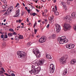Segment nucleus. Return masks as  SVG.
<instances>
[{
  "instance_id": "1",
  "label": "nucleus",
  "mask_w": 76,
  "mask_h": 76,
  "mask_svg": "<svg viewBox=\"0 0 76 76\" xmlns=\"http://www.w3.org/2000/svg\"><path fill=\"white\" fill-rule=\"evenodd\" d=\"M17 55L18 58L24 57L26 56V53L23 51H18L17 52Z\"/></svg>"
},
{
  "instance_id": "2",
  "label": "nucleus",
  "mask_w": 76,
  "mask_h": 76,
  "mask_svg": "<svg viewBox=\"0 0 76 76\" xmlns=\"http://www.w3.org/2000/svg\"><path fill=\"white\" fill-rule=\"evenodd\" d=\"M44 63V60L43 59H41L39 61V62L37 63V62H35V63H33V64H34L35 66H42L43 64Z\"/></svg>"
},
{
  "instance_id": "3",
  "label": "nucleus",
  "mask_w": 76,
  "mask_h": 76,
  "mask_svg": "<svg viewBox=\"0 0 76 76\" xmlns=\"http://www.w3.org/2000/svg\"><path fill=\"white\" fill-rule=\"evenodd\" d=\"M13 6L10 7L7 10V12L4 14V15H9L10 13V12H12L13 10Z\"/></svg>"
},
{
  "instance_id": "4",
  "label": "nucleus",
  "mask_w": 76,
  "mask_h": 76,
  "mask_svg": "<svg viewBox=\"0 0 76 76\" xmlns=\"http://www.w3.org/2000/svg\"><path fill=\"white\" fill-rule=\"evenodd\" d=\"M33 53L34 54H36V57H40L41 56V55L39 52V51L38 50H36L35 51H33Z\"/></svg>"
},
{
  "instance_id": "5",
  "label": "nucleus",
  "mask_w": 76,
  "mask_h": 76,
  "mask_svg": "<svg viewBox=\"0 0 76 76\" xmlns=\"http://www.w3.org/2000/svg\"><path fill=\"white\" fill-rule=\"evenodd\" d=\"M66 61V59L63 58H61L59 59V62L61 64H65Z\"/></svg>"
},
{
  "instance_id": "6",
  "label": "nucleus",
  "mask_w": 76,
  "mask_h": 76,
  "mask_svg": "<svg viewBox=\"0 0 76 76\" xmlns=\"http://www.w3.org/2000/svg\"><path fill=\"white\" fill-rule=\"evenodd\" d=\"M55 26L56 27V32L57 33H59L61 30V28H60V26L57 24H56Z\"/></svg>"
},
{
  "instance_id": "7",
  "label": "nucleus",
  "mask_w": 76,
  "mask_h": 76,
  "mask_svg": "<svg viewBox=\"0 0 76 76\" xmlns=\"http://www.w3.org/2000/svg\"><path fill=\"white\" fill-rule=\"evenodd\" d=\"M45 37L44 36H42L39 40V42L40 43H43L44 42L46 41V39H45Z\"/></svg>"
},
{
  "instance_id": "8",
  "label": "nucleus",
  "mask_w": 76,
  "mask_h": 76,
  "mask_svg": "<svg viewBox=\"0 0 76 76\" xmlns=\"http://www.w3.org/2000/svg\"><path fill=\"white\" fill-rule=\"evenodd\" d=\"M64 26L66 30H69V29H71V26L69 24H65L64 25Z\"/></svg>"
},
{
  "instance_id": "9",
  "label": "nucleus",
  "mask_w": 76,
  "mask_h": 76,
  "mask_svg": "<svg viewBox=\"0 0 76 76\" xmlns=\"http://www.w3.org/2000/svg\"><path fill=\"white\" fill-rule=\"evenodd\" d=\"M50 69L51 68V70L50 71V73H53L54 72V65L53 64H51L50 65Z\"/></svg>"
},
{
  "instance_id": "10",
  "label": "nucleus",
  "mask_w": 76,
  "mask_h": 76,
  "mask_svg": "<svg viewBox=\"0 0 76 76\" xmlns=\"http://www.w3.org/2000/svg\"><path fill=\"white\" fill-rule=\"evenodd\" d=\"M36 69L35 67V66H32L31 67V70L29 71V73H30L31 74H32Z\"/></svg>"
},
{
  "instance_id": "11",
  "label": "nucleus",
  "mask_w": 76,
  "mask_h": 76,
  "mask_svg": "<svg viewBox=\"0 0 76 76\" xmlns=\"http://www.w3.org/2000/svg\"><path fill=\"white\" fill-rule=\"evenodd\" d=\"M19 12H20V11L19 10V9L17 11H16V12L15 13L16 15H15L13 16L14 17H18V16H19V15H20V13H19Z\"/></svg>"
},
{
  "instance_id": "12",
  "label": "nucleus",
  "mask_w": 76,
  "mask_h": 76,
  "mask_svg": "<svg viewBox=\"0 0 76 76\" xmlns=\"http://www.w3.org/2000/svg\"><path fill=\"white\" fill-rule=\"evenodd\" d=\"M76 60L75 59H73L70 62V64H75V63H76Z\"/></svg>"
},
{
  "instance_id": "13",
  "label": "nucleus",
  "mask_w": 76,
  "mask_h": 76,
  "mask_svg": "<svg viewBox=\"0 0 76 76\" xmlns=\"http://www.w3.org/2000/svg\"><path fill=\"white\" fill-rule=\"evenodd\" d=\"M67 73V71L66 69L64 70L63 72L62 76H66Z\"/></svg>"
},
{
  "instance_id": "14",
  "label": "nucleus",
  "mask_w": 76,
  "mask_h": 76,
  "mask_svg": "<svg viewBox=\"0 0 76 76\" xmlns=\"http://www.w3.org/2000/svg\"><path fill=\"white\" fill-rule=\"evenodd\" d=\"M58 41H59V44H63V42H61V37H59L58 38Z\"/></svg>"
},
{
  "instance_id": "15",
  "label": "nucleus",
  "mask_w": 76,
  "mask_h": 76,
  "mask_svg": "<svg viewBox=\"0 0 76 76\" xmlns=\"http://www.w3.org/2000/svg\"><path fill=\"white\" fill-rule=\"evenodd\" d=\"M75 15H76V13L75 12H73L72 14L71 15V16L73 19H75V18H76L75 17Z\"/></svg>"
},
{
  "instance_id": "16",
  "label": "nucleus",
  "mask_w": 76,
  "mask_h": 76,
  "mask_svg": "<svg viewBox=\"0 0 76 76\" xmlns=\"http://www.w3.org/2000/svg\"><path fill=\"white\" fill-rule=\"evenodd\" d=\"M61 41L62 42H63L64 41L65 39H66V37L65 36L62 37H61Z\"/></svg>"
},
{
  "instance_id": "17",
  "label": "nucleus",
  "mask_w": 76,
  "mask_h": 76,
  "mask_svg": "<svg viewBox=\"0 0 76 76\" xmlns=\"http://www.w3.org/2000/svg\"><path fill=\"white\" fill-rule=\"evenodd\" d=\"M64 19H65L67 20H68L69 22L70 21V17H69V16H66V17H65Z\"/></svg>"
},
{
  "instance_id": "18",
  "label": "nucleus",
  "mask_w": 76,
  "mask_h": 76,
  "mask_svg": "<svg viewBox=\"0 0 76 76\" xmlns=\"http://www.w3.org/2000/svg\"><path fill=\"white\" fill-rule=\"evenodd\" d=\"M35 69L37 71V72L39 73L41 70V67H38L36 69Z\"/></svg>"
},
{
  "instance_id": "19",
  "label": "nucleus",
  "mask_w": 76,
  "mask_h": 76,
  "mask_svg": "<svg viewBox=\"0 0 76 76\" xmlns=\"http://www.w3.org/2000/svg\"><path fill=\"white\" fill-rule=\"evenodd\" d=\"M70 45L69 49H73V48L75 47V45L70 44Z\"/></svg>"
},
{
  "instance_id": "20",
  "label": "nucleus",
  "mask_w": 76,
  "mask_h": 76,
  "mask_svg": "<svg viewBox=\"0 0 76 76\" xmlns=\"http://www.w3.org/2000/svg\"><path fill=\"white\" fill-rule=\"evenodd\" d=\"M46 57L48 58H49V59H51V57L50 55L48 54L46 55Z\"/></svg>"
},
{
  "instance_id": "21",
  "label": "nucleus",
  "mask_w": 76,
  "mask_h": 76,
  "mask_svg": "<svg viewBox=\"0 0 76 76\" xmlns=\"http://www.w3.org/2000/svg\"><path fill=\"white\" fill-rule=\"evenodd\" d=\"M33 73H34V75H37V74H38L39 72L38 71L35 69L34 71H33Z\"/></svg>"
},
{
  "instance_id": "22",
  "label": "nucleus",
  "mask_w": 76,
  "mask_h": 76,
  "mask_svg": "<svg viewBox=\"0 0 76 76\" xmlns=\"http://www.w3.org/2000/svg\"><path fill=\"white\" fill-rule=\"evenodd\" d=\"M61 4L64 7H66V3L64 2H61Z\"/></svg>"
},
{
  "instance_id": "23",
  "label": "nucleus",
  "mask_w": 76,
  "mask_h": 76,
  "mask_svg": "<svg viewBox=\"0 0 76 76\" xmlns=\"http://www.w3.org/2000/svg\"><path fill=\"white\" fill-rule=\"evenodd\" d=\"M7 35L9 37H12L13 34L11 33H8Z\"/></svg>"
},
{
  "instance_id": "24",
  "label": "nucleus",
  "mask_w": 76,
  "mask_h": 76,
  "mask_svg": "<svg viewBox=\"0 0 76 76\" xmlns=\"http://www.w3.org/2000/svg\"><path fill=\"white\" fill-rule=\"evenodd\" d=\"M70 45H71L70 44L66 45V48H69V49H70L69 48H70Z\"/></svg>"
},
{
  "instance_id": "25",
  "label": "nucleus",
  "mask_w": 76,
  "mask_h": 76,
  "mask_svg": "<svg viewBox=\"0 0 76 76\" xmlns=\"http://www.w3.org/2000/svg\"><path fill=\"white\" fill-rule=\"evenodd\" d=\"M1 1H2V2H3L4 4H7V2L5 0H1Z\"/></svg>"
},
{
  "instance_id": "26",
  "label": "nucleus",
  "mask_w": 76,
  "mask_h": 76,
  "mask_svg": "<svg viewBox=\"0 0 76 76\" xmlns=\"http://www.w3.org/2000/svg\"><path fill=\"white\" fill-rule=\"evenodd\" d=\"M56 35L55 34H53L52 35V38H53V39H55L56 38Z\"/></svg>"
},
{
  "instance_id": "27",
  "label": "nucleus",
  "mask_w": 76,
  "mask_h": 76,
  "mask_svg": "<svg viewBox=\"0 0 76 76\" xmlns=\"http://www.w3.org/2000/svg\"><path fill=\"white\" fill-rule=\"evenodd\" d=\"M15 39L17 41H19V37L18 36H16Z\"/></svg>"
},
{
  "instance_id": "28",
  "label": "nucleus",
  "mask_w": 76,
  "mask_h": 76,
  "mask_svg": "<svg viewBox=\"0 0 76 76\" xmlns=\"http://www.w3.org/2000/svg\"><path fill=\"white\" fill-rule=\"evenodd\" d=\"M54 13H55V15H59V13H58V12L57 11L55 12Z\"/></svg>"
},
{
  "instance_id": "29",
  "label": "nucleus",
  "mask_w": 76,
  "mask_h": 76,
  "mask_svg": "<svg viewBox=\"0 0 76 76\" xmlns=\"http://www.w3.org/2000/svg\"><path fill=\"white\" fill-rule=\"evenodd\" d=\"M20 38V39H23V36L22 35H20L19 36V38Z\"/></svg>"
},
{
  "instance_id": "30",
  "label": "nucleus",
  "mask_w": 76,
  "mask_h": 76,
  "mask_svg": "<svg viewBox=\"0 0 76 76\" xmlns=\"http://www.w3.org/2000/svg\"><path fill=\"white\" fill-rule=\"evenodd\" d=\"M2 7L3 9H5L7 7H6V6L5 5H2Z\"/></svg>"
},
{
  "instance_id": "31",
  "label": "nucleus",
  "mask_w": 76,
  "mask_h": 76,
  "mask_svg": "<svg viewBox=\"0 0 76 76\" xmlns=\"http://www.w3.org/2000/svg\"><path fill=\"white\" fill-rule=\"evenodd\" d=\"M69 42V40L68 39H66L65 40H64L63 42H65V43H66V42Z\"/></svg>"
},
{
  "instance_id": "32",
  "label": "nucleus",
  "mask_w": 76,
  "mask_h": 76,
  "mask_svg": "<svg viewBox=\"0 0 76 76\" xmlns=\"http://www.w3.org/2000/svg\"><path fill=\"white\" fill-rule=\"evenodd\" d=\"M9 31L11 32H14V30L12 28H10L9 29Z\"/></svg>"
},
{
  "instance_id": "33",
  "label": "nucleus",
  "mask_w": 76,
  "mask_h": 76,
  "mask_svg": "<svg viewBox=\"0 0 76 76\" xmlns=\"http://www.w3.org/2000/svg\"><path fill=\"white\" fill-rule=\"evenodd\" d=\"M37 15V14L35 12H33L32 14V15L34 16H36V15Z\"/></svg>"
},
{
  "instance_id": "34",
  "label": "nucleus",
  "mask_w": 76,
  "mask_h": 76,
  "mask_svg": "<svg viewBox=\"0 0 76 76\" xmlns=\"http://www.w3.org/2000/svg\"><path fill=\"white\" fill-rule=\"evenodd\" d=\"M31 44H31V42H29L27 43V46H30V45H31Z\"/></svg>"
},
{
  "instance_id": "35",
  "label": "nucleus",
  "mask_w": 76,
  "mask_h": 76,
  "mask_svg": "<svg viewBox=\"0 0 76 76\" xmlns=\"http://www.w3.org/2000/svg\"><path fill=\"white\" fill-rule=\"evenodd\" d=\"M34 34H37V29H36L35 28H34Z\"/></svg>"
},
{
  "instance_id": "36",
  "label": "nucleus",
  "mask_w": 76,
  "mask_h": 76,
  "mask_svg": "<svg viewBox=\"0 0 76 76\" xmlns=\"http://www.w3.org/2000/svg\"><path fill=\"white\" fill-rule=\"evenodd\" d=\"M2 45L3 46H5V45H6V43H5V42H3Z\"/></svg>"
},
{
  "instance_id": "37",
  "label": "nucleus",
  "mask_w": 76,
  "mask_h": 76,
  "mask_svg": "<svg viewBox=\"0 0 76 76\" xmlns=\"http://www.w3.org/2000/svg\"><path fill=\"white\" fill-rule=\"evenodd\" d=\"M37 24V22H35V23L34 24V26H33L34 28H35V26H36Z\"/></svg>"
},
{
  "instance_id": "38",
  "label": "nucleus",
  "mask_w": 76,
  "mask_h": 76,
  "mask_svg": "<svg viewBox=\"0 0 76 76\" xmlns=\"http://www.w3.org/2000/svg\"><path fill=\"white\" fill-rule=\"evenodd\" d=\"M4 38H7V34H5L4 35Z\"/></svg>"
},
{
  "instance_id": "39",
  "label": "nucleus",
  "mask_w": 76,
  "mask_h": 76,
  "mask_svg": "<svg viewBox=\"0 0 76 76\" xmlns=\"http://www.w3.org/2000/svg\"><path fill=\"white\" fill-rule=\"evenodd\" d=\"M1 38H3L4 37V34H2L1 36Z\"/></svg>"
},
{
  "instance_id": "40",
  "label": "nucleus",
  "mask_w": 76,
  "mask_h": 76,
  "mask_svg": "<svg viewBox=\"0 0 76 76\" xmlns=\"http://www.w3.org/2000/svg\"><path fill=\"white\" fill-rule=\"evenodd\" d=\"M3 73H4V72L2 71H0V75H1V74H3Z\"/></svg>"
},
{
  "instance_id": "41",
  "label": "nucleus",
  "mask_w": 76,
  "mask_h": 76,
  "mask_svg": "<svg viewBox=\"0 0 76 76\" xmlns=\"http://www.w3.org/2000/svg\"><path fill=\"white\" fill-rule=\"evenodd\" d=\"M2 70L4 72H5V71L4 70V68L3 67H2L1 68Z\"/></svg>"
},
{
  "instance_id": "42",
  "label": "nucleus",
  "mask_w": 76,
  "mask_h": 76,
  "mask_svg": "<svg viewBox=\"0 0 76 76\" xmlns=\"http://www.w3.org/2000/svg\"><path fill=\"white\" fill-rule=\"evenodd\" d=\"M53 19H52V18H50V21L51 22H52V21L53 22Z\"/></svg>"
},
{
  "instance_id": "43",
  "label": "nucleus",
  "mask_w": 76,
  "mask_h": 76,
  "mask_svg": "<svg viewBox=\"0 0 76 76\" xmlns=\"http://www.w3.org/2000/svg\"><path fill=\"white\" fill-rule=\"evenodd\" d=\"M52 11L53 12H56V10H55V9L54 8H53Z\"/></svg>"
},
{
  "instance_id": "44",
  "label": "nucleus",
  "mask_w": 76,
  "mask_h": 76,
  "mask_svg": "<svg viewBox=\"0 0 76 76\" xmlns=\"http://www.w3.org/2000/svg\"><path fill=\"white\" fill-rule=\"evenodd\" d=\"M11 75L12 76H15V75L13 73H11Z\"/></svg>"
},
{
  "instance_id": "45",
  "label": "nucleus",
  "mask_w": 76,
  "mask_h": 76,
  "mask_svg": "<svg viewBox=\"0 0 76 76\" xmlns=\"http://www.w3.org/2000/svg\"><path fill=\"white\" fill-rule=\"evenodd\" d=\"M13 35H17L16 33L15 32H13Z\"/></svg>"
},
{
  "instance_id": "46",
  "label": "nucleus",
  "mask_w": 76,
  "mask_h": 76,
  "mask_svg": "<svg viewBox=\"0 0 76 76\" xmlns=\"http://www.w3.org/2000/svg\"><path fill=\"white\" fill-rule=\"evenodd\" d=\"M57 6H56V5H55V9H56V11H57Z\"/></svg>"
},
{
  "instance_id": "47",
  "label": "nucleus",
  "mask_w": 76,
  "mask_h": 76,
  "mask_svg": "<svg viewBox=\"0 0 76 76\" xmlns=\"http://www.w3.org/2000/svg\"><path fill=\"white\" fill-rule=\"evenodd\" d=\"M24 14V12H22L21 16H23V15Z\"/></svg>"
},
{
  "instance_id": "48",
  "label": "nucleus",
  "mask_w": 76,
  "mask_h": 76,
  "mask_svg": "<svg viewBox=\"0 0 76 76\" xmlns=\"http://www.w3.org/2000/svg\"><path fill=\"white\" fill-rule=\"evenodd\" d=\"M21 22L22 21H21V20H18V23H21Z\"/></svg>"
},
{
  "instance_id": "49",
  "label": "nucleus",
  "mask_w": 76,
  "mask_h": 76,
  "mask_svg": "<svg viewBox=\"0 0 76 76\" xmlns=\"http://www.w3.org/2000/svg\"><path fill=\"white\" fill-rule=\"evenodd\" d=\"M49 26H50V24H48V25L47 26V28H49Z\"/></svg>"
},
{
  "instance_id": "50",
  "label": "nucleus",
  "mask_w": 76,
  "mask_h": 76,
  "mask_svg": "<svg viewBox=\"0 0 76 76\" xmlns=\"http://www.w3.org/2000/svg\"><path fill=\"white\" fill-rule=\"evenodd\" d=\"M31 7L32 9H35V7H34L33 6H32V5H31Z\"/></svg>"
},
{
  "instance_id": "51",
  "label": "nucleus",
  "mask_w": 76,
  "mask_h": 76,
  "mask_svg": "<svg viewBox=\"0 0 76 76\" xmlns=\"http://www.w3.org/2000/svg\"><path fill=\"white\" fill-rule=\"evenodd\" d=\"M4 75H6V76H8L9 75L8 74H7L6 73H5Z\"/></svg>"
},
{
  "instance_id": "52",
  "label": "nucleus",
  "mask_w": 76,
  "mask_h": 76,
  "mask_svg": "<svg viewBox=\"0 0 76 76\" xmlns=\"http://www.w3.org/2000/svg\"><path fill=\"white\" fill-rule=\"evenodd\" d=\"M36 10L37 12H39V10H38L37 9H36Z\"/></svg>"
},
{
  "instance_id": "53",
  "label": "nucleus",
  "mask_w": 76,
  "mask_h": 76,
  "mask_svg": "<svg viewBox=\"0 0 76 76\" xmlns=\"http://www.w3.org/2000/svg\"><path fill=\"white\" fill-rule=\"evenodd\" d=\"M41 1H42L43 2H45L46 1V0H41Z\"/></svg>"
},
{
  "instance_id": "54",
  "label": "nucleus",
  "mask_w": 76,
  "mask_h": 76,
  "mask_svg": "<svg viewBox=\"0 0 76 76\" xmlns=\"http://www.w3.org/2000/svg\"><path fill=\"white\" fill-rule=\"evenodd\" d=\"M45 13H47V10L46 9L45 10Z\"/></svg>"
},
{
  "instance_id": "55",
  "label": "nucleus",
  "mask_w": 76,
  "mask_h": 76,
  "mask_svg": "<svg viewBox=\"0 0 76 76\" xmlns=\"http://www.w3.org/2000/svg\"><path fill=\"white\" fill-rule=\"evenodd\" d=\"M27 22H29V19H28V18H27Z\"/></svg>"
},
{
  "instance_id": "56",
  "label": "nucleus",
  "mask_w": 76,
  "mask_h": 76,
  "mask_svg": "<svg viewBox=\"0 0 76 76\" xmlns=\"http://www.w3.org/2000/svg\"><path fill=\"white\" fill-rule=\"evenodd\" d=\"M21 28V27L20 26H18L17 27V28Z\"/></svg>"
},
{
  "instance_id": "57",
  "label": "nucleus",
  "mask_w": 76,
  "mask_h": 76,
  "mask_svg": "<svg viewBox=\"0 0 76 76\" xmlns=\"http://www.w3.org/2000/svg\"><path fill=\"white\" fill-rule=\"evenodd\" d=\"M17 6H19V3H18L16 5Z\"/></svg>"
},
{
  "instance_id": "58",
  "label": "nucleus",
  "mask_w": 76,
  "mask_h": 76,
  "mask_svg": "<svg viewBox=\"0 0 76 76\" xmlns=\"http://www.w3.org/2000/svg\"><path fill=\"white\" fill-rule=\"evenodd\" d=\"M22 4L23 6H24L25 7V4H24V3H23Z\"/></svg>"
},
{
  "instance_id": "59",
  "label": "nucleus",
  "mask_w": 76,
  "mask_h": 76,
  "mask_svg": "<svg viewBox=\"0 0 76 76\" xmlns=\"http://www.w3.org/2000/svg\"><path fill=\"white\" fill-rule=\"evenodd\" d=\"M0 34H3V33L2 31H0Z\"/></svg>"
},
{
  "instance_id": "60",
  "label": "nucleus",
  "mask_w": 76,
  "mask_h": 76,
  "mask_svg": "<svg viewBox=\"0 0 76 76\" xmlns=\"http://www.w3.org/2000/svg\"><path fill=\"white\" fill-rule=\"evenodd\" d=\"M0 67H1V63L0 62Z\"/></svg>"
},
{
  "instance_id": "61",
  "label": "nucleus",
  "mask_w": 76,
  "mask_h": 76,
  "mask_svg": "<svg viewBox=\"0 0 76 76\" xmlns=\"http://www.w3.org/2000/svg\"><path fill=\"white\" fill-rule=\"evenodd\" d=\"M50 18H51L53 19H54V17H50Z\"/></svg>"
},
{
  "instance_id": "62",
  "label": "nucleus",
  "mask_w": 76,
  "mask_h": 76,
  "mask_svg": "<svg viewBox=\"0 0 76 76\" xmlns=\"http://www.w3.org/2000/svg\"><path fill=\"white\" fill-rule=\"evenodd\" d=\"M25 9L26 10H28V7H25Z\"/></svg>"
},
{
  "instance_id": "63",
  "label": "nucleus",
  "mask_w": 76,
  "mask_h": 76,
  "mask_svg": "<svg viewBox=\"0 0 76 76\" xmlns=\"http://www.w3.org/2000/svg\"><path fill=\"white\" fill-rule=\"evenodd\" d=\"M6 21V19H5L4 20V22H5Z\"/></svg>"
},
{
  "instance_id": "64",
  "label": "nucleus",
  "mask_w": 76,
  "mask_h": 76,
  "mask_svg": "<svg viewBox=\"0 0 76 76\" xmlns=\"http://www.w3.org/2000/svg\"><path fill=\"white\" fill-rule=\"evenodd\" d=\"M21 25H22L23 26V25H24V24H23V23H21Z\"/></svg>"
}]
</instances>
